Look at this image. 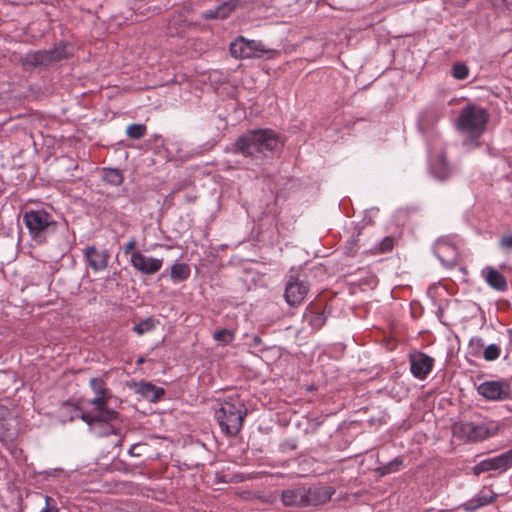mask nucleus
Listing matches in <instances>:
<instances>
[{
	"mask_svg": "<svg viewBox=\"0 0 512 512\" xmlns=\"http://www.w3.org/2000/svg\"><path fill=\"white\" fill-rule=\"evenodd\" d=\"M431 174L439 181H445L449 179L455 172L454 168L451 167L444 154H440L430 167Z\"/></svg>",
	"mask_w": 512,
	"mask_h": 512,
	"instance_id": "nucleus-20",
	"label": "nucleus"
},
{
	"mask_svg": "<svg viewBox=\"0 0 512 512\" xmlns=\"http://www.w3.org/2000/svg\"><path fill=\"white\" fill-rule=\"evenodd\" d=\"M418 129L424 135L428 148H430V139L431 141H436L437 135L433 129H426L425 116H421L418 120Z\"/></svg>",
	"mask_w": 512,
	"mask_h": 512,
	"instance_id": "nucleus-30",
	"label": "nucleus"
},
{
	"mask_svg": "<svg viewBox=\"0 0 512 512\" xmlns=\"http://www.w3.org/2000/svg\"><path fill=\"white\" fill-rule=\"evenodd\" d=\"M508 333L512 336V329H509Z\"/></svg>",
	"mask_w": 512,
	"mask_h": 512,
	"instance_id": "nucleus-50",
	"label": "nucleus"
},
{
	"mask_svg": "<svg viewBox=\"0 0 512 512\" xmlns=\"http://www.w3.org/2000/svg\"><path fill=\"white\" fill-rule=\"evenodd\" d=\"M131 266L144 275H153L161 270L163 259L145 256L139 251L132 253L130 257Z\"/></svg>",
	"mask_w": 512,
	"mask_h": 512,
	"instance_id": "nucleus-10",
	"label": "nucleus"
},
{
	"mask_svg": "<svg viewBox=\"0 0 512 512\" xmlns=\"http://www.w3.org/2000/svg\"><path fill=\"white\" fill-rule=\"evenodd\" d=\"M286 445H288V447H289L290 449H292V450H293V449H296V445H295L294 443H292V444H288V443H287Z\"/></svg>",
	"mask_w": 512,
	"mask_h": 512,
	"instance_id": "nucleus-47",
	"label": "nucleus"
},
{
	"mask_svg": "<svg viewBox=\"0 0 512 512\" xmlns=\"http://www.w3.org/2000/svg\"><path fill=\"white\" fill-rule=\"evenodd\" d=\"M488 464L489 471L498 470L506 471L512 466V449L492 458L485 459Z\"/></svg>",
	"mask_w": 512,
	"mask_h": 512,
	"instance_id": "nucleus-22",
	"label": "nucleus"
},
{
	"mask_svg": "<svg viewBox=\"0 0 512 512\" xmlns=\"http://www.w3.org/2000/svg\"><path fill=\"white\" fill-rule=\"evenodd\" d=\"M393 245H394V240L392 237H389V236L384 237L379 244V250L381 252H389L392 250Z\"/></svg>",
	"mask_w": 512,
	"mask_h": 512,
	"instance_id": "nucleus-38",
	"label": "nucleus"
},
{
	"mask_svg": "<svg viewBox=\"0 0 512 512\" xmlns=\"http://www.w3.org/2000/svg\"><path fill=\"white\" fill-rule=\"evenodd\" d=\"M499 248L505 252L512 250V234L504 235L501 237V239L499 241Z\"/></svg>",
	"mask_w": 512,
	"mask_h": 512,
	"instance_id": "nucleus-37",
	"label": "nucleus"
},
{
	"mask_svg": "<svg viewBox=\"0 0 512 512\" xmlns=\"http://www.w3.org/2000/svg\"><path fill=\"white\" fill-rule=\"evenodd\" d=\"M496 498L497 494L484 488L475 494L471 499L464 502L460 507L467 512H473L494 502Z\"/></svg>",
	"mask_w": 512,
	"mask_h": 512,
	"instance_id": "nucleus-17",
	"label": "nucleus"
},
{
	"mask_svg": "<svg viewBox=\"0 0 512 512\" xmlns=\"http://www.w3.org/2000/svg\"><path fill=\"white\" fill-rule=\"evenodd\" d=\"M136 245H137L136 239L134 237H132L128 241V243L124 246L123 252L125 254H131L132 255V253L135 252L134 249H135Z\"/></svg>",
	"mask_w": 512,
	"mask_h": 512,
	"instance_id": "nucleus-40",
	"label": "nucleus"
},
{
	"mask_svg": "<svg viewBox=\"0 0 512 512\" xmlns=\"http://www.w3.org/2000/svg\"><path fill=\"white\" fill-rule=\"evenodd\" d=\"M262 345V339L260 336L258 335H255L253 336L252 338V343H251V347H254V348H259L260 351H263L264 349L263 348H260V346Z\"/></svg>",
	"mask_w": 512,
	"mask_h": 512,
	"instance_id": "nucleus-42",
	"label": "nucleus"
},
{
	"mask_svg": "<svg viewBox=\"0 0 512 512\" xmlns=\"http://www.w3.org/2000/svg\"><path fill=\"white\" fill-rule=\"evenodd\" d=\"M306 486L298 485L281 491L280 499L285 507L306 508Z\"/></svg>",
	"mask_w": 512,
	"mask_h": 512,
	"instance_id": "nucleus-14",
	"label": "nucleus"
},
{
	"mask_svg": "<svg viewBox=\"0 0 512 512\" xmlns=\"http://www.w3.org/2000/svg\"><path fill=\"white\" fill-rule=\"evenodd\" d=\"M8 414L9 410L5 406L0 405V420L6 418Z\"/></svg>",
	"mask_w": 512,
	"mask_h": 512,
	"instance_id": "nucleus-44",
	"label": "nucleus"
},
{
	"mask_svg": "<svg viewBox=\"0 0 512 512\" xmlns=\"http://www.w3.org/2000/svg\"><path fill=\"white\" fill-rule=\"evenodd\" d=\"M434 254L439 261L447 266L453 267L456 264V247L445 239H438L434 245Z\"/></svg>",
	"mask_w": 512,
	"mask_h": 512,
	"instance_id": "nucleus-16",
	"label": "nucleus"
},
{
	"mask_svg": "<svg viewBox=\"0 0 512 512\" xmlns=\"http://www.w3.org/2000/svg\"><path fill=\"white\" fill-rule=\"evenodd\" d=\"M488 471H489V469H488V464H487L486 460L480 461L472 468V472L476 476L480 475L481 473L488 472Z\"/></svg>",
	"mask_w": 512,
	"mask_h": 512,
	"instance_id": "nucleus-39",
	"label": "nucleus"
},
{
	"mask_svg": "<svg viewBox=\"0 0 512 512\" xmlns=\"http://www.w3.org/2000/svg\"><path fill=\"white\" fill-rule=\"evenodd\" d=\"M8 427L6 423V418H2L0 420V440H3L7 437Z\"/></svg>",
	"mask_w": 512,
	"mask_h": 512,
	"instance_id": "nucleus-41",
	"label": "nucleus"
},
{
	"mask_svg": "<svg viewBox=\"0 0 512 512\" xmlns=\"http://www.w3.org/2000/svg\"><path fill=\"white\" fill-rule=\"evenodd\" d=\"M148 445L143 442H137L130 446L128 454L132 457H141L147 453Z\"/></svg>",
	"mask_w": 512,
	"mask_h": 512,
	"instance_id": "nucleus-34",
	"label": "nucleus"
},
{
	"mask_svg": "<svg viewBox=\"0 0 512 512\" xmlns=\"http://www.w3.org/2000/svg\"><path fill=\"white\" fill-rule=\"evenodd\" d=\"M157 321L153 317H148L139 323L135 324L132 330L138 335H143L152 331L156 327Z\"/></svg>",
	"mask_w": 512,
	"mask_h": 512,
	"instance_id": "nucleus-28",
	"label": "nucleus"
},
{
	"mask_svg": "<svg viewBox=\"0 0 512 512\" xmlns=\"http://www.w3.org/2000/svg\"><path fill=\"white\" fill-rule=\"evenodd\" d=\"M308 292L307 285L298 277L290 276L285 285L284 297L290 306L299 305Z\"/></svg>",
	"mask_w": 512,
	"mask_h": 512,
	"instance_id": "nucleus-12",
	"label": "nucleus"
},
{
	"mask_svg": "<svg viewBox=\"0 0 512 512\" xmlns=\"http://www.w3.org/2000/svg\"><path fill=\"white\" fill-rule=\"evenodd\" d=\"M229 51L232 57L239 59L260 58L266 54L271 58V54L276 53L275 50L266 48L262 41L249 40L243 36L231 42Z\"/></svg>",
	"mask_w": 512,
	"mask_h": 512,
	"instance_id": "nucleus-8",
	"label": "nucleus"
},
{
	"mask_svg": "<svg viewBox=\"0 0 512 512\" xmlns=\"http://www.w3.org/2000/svg\"><path fill=\"white\" fill-rule=\"evenodd\" d=\"M409 361L412 375L419 380L426 379L434 366V359L423 352L410 354Z\"/></svg>",
	"mask_w": 512,
	"mask_h": 512,
	"instance_id": "nucleus-11",
	"label": "nucleus"
},
{
	"mask_svg": "<svg viewBox=\"0 0 512 512\" xmlns=\"http://www.w3.org/2000/svg\"><path fill=\"white\" fill-rule=\"evenodd\" d=\"M175 20H176V17H175V16H173V18H172V20H171V22H170V27H169V29H170V33H171V34L173 33V32H172V28H173V26L175 25Z\"/></svg>",
	"mask_w": 512,
	"mask_h": 512,
	"instance_id": "nucleus-46",
	"label": "nucleus"
},
{
	"mask_svg": "<svg viewBox=\"0 0 512 512\" xmlns=\"http://www.w3.org/2000/svg\"><path fill=\"white\" fill-rule=\"evenodd\" d=\"M237 5L238 0L225 1L213 9L204 11L202 13V18L206 20L225 19L235 10Z\"/></svg>",
	"mask_w": 512,
	"mask_h": 512,
	"instance_id": "nucleus-18",
	"label": "nucleus"
},
{
	"mask_svg": "<svg viewBox=\"0 0 512 512\" xmlns=\"http://www.w3.org/2000/svg\"><path fill=\"white\" fill-rule=\"evenodd\" d=\"M139 392L151 401L158 400L164 395L165 391L161 387H157L150 382H141L139 385Z\"/></svg>",
	"mask_w": 512,
	"mask_h": 512,
	"instance_id": "nucleus-24",
	"label": "nucleus"
},
{
	"mask_svg": "<svg viewBox=\"0 0 512 512\" xmlns=\"http://www.w3.org/2000/svg\"><path fill=\"white\" fill-rule=\"evenodd\" d=\"M454 436L477 442L490 438L497 434L499 425L489 419H478L474 421H460L452 427Z\"/></svg>",
	"mask_w": 512,
	"mask_h": 512,
	"instance_id": "nucleus-6",
	"label": "nucleus"
},
{
	"mask_svg": "<svg viewBox=\"0 0 512 512\" xmlns=\"http://www.w3.org/2000/svg\"><path fill=\"white\" fill-rule=\"evenodd\" d=\"M191 269L186 263L176 262L171 266L170 278L173 283L186 281L190 277Z\"/></svg>",
	"mask_w": 512,
	"mask_h": 512,
	"instance_id": "nucleus-23",
	"label": "nucleus"
},
{
	"mask_svg": "<svg viewBox=\"0 0 512 512\" xmlns=\"http://www.w3.org/2000/svg\"><path fill=\"white\" fill-rule=\"evenodd\" d=\"M452 75L458 80H464L469 75V69L464 63H455L452 66Z\"/></svg>",
	"mask_w": 512,
	"mask_h": 512,
	"instance_id": "nucleus-33",
	"label": "nucleus"
},
{
	"mask_svg": "<svg viewBox=\"0 0 512 512\" xmlns=\"http://www.w3.org/2000/svg\"><path fill=\"white\" fill-rule=\"evenodd\" d=\"M90 388L95 393V397L90 400V404L94 406L93 410L83 413L81 418L86 423H96L103 420H118L119 413L108 407L110 395L105 387V382L101 377L91 378L89 381Z\"/></svg>",
	"mask_w": 512,
	"mask_h": 512,
	"instance_id": "nucleus-5",
	"label": "nucleus"
},
{
	"mask_svg": "<svg viewBox=\"0 0 512 512\" xmlns=\"http://www.w3.org/2000/svg\"><path fill=\"white\" fill-rule=\"evenodd\" d=\"M44 498L45 506L39 512H59L56 501L52 497L45 495Z\"/></svg>",
	"mask_w": 512,
	"mask_h": 512,
	"instance_id": "nucleus-36",
	"label": "nucleus"
},
{
	"mask_svg": "<svg viewBox=\"0 0 512 512\" xmlns=\"http://www.w3.org/2000/svg\"><path fill=\"white\" fill-rule=\"evenodd\" d=\"M83 255L88 265L95 272L105 270L108 267L110 254L107 249L99 250L93 245L86 246L83 249Z\"/></svg>",
	"mask_w": 512,
	"mask_h": 512,
	"instance_id": "nucleus-15",
	"label": "nucleus"
},
{
	"mask_svg": "<svg viewBox=\"0 0 512 512\" xmlns=\"http://www.w3.org/2000/svg\"><path fill=\"white\" fill-rule=\"evenodd\" d=\"M280 144L278 134L272 129L248 130L232 144L230 151L251 159H260L266 152L275 151Z\"/></svg>",
	"mask_w": 512,
	"mask_h": 512,
	"instance_id": "nucleus-1",
	"label": "nucleus"
},
{
	"mask_svg": "<svg viewBox=\"0 0 512 512\" xmlns=\"http://www.w3.org/2000/svg\"><path fill=\"white\" fill-rule=\"evenodd\" d=\"M122 441H123V438H120V439L118 440V442L116 443V445H121Z\"/></svg>",
	"mask_w": 512,
	"mask_h": 512,
	"instance_id": "nucleus-49",
	"label": "nucleus"
},
{
	"mask_svg": "<svg viewBox=\"0 0 512 512\" xmlns=\"http://www.w3.org/2000/svg\"><path fill=\"white\" fill-rule=\"evenodd\" d=\"M143 362H144V358L143 357L138 358L137 364H142Z\"/></svg>",
	"mask_w": 512,
	"mask_h": 512,
	"instance_id": "nucleus-48",
	"label": "nucleus"
},
{
	"mask_svg": "<svg viewBox=\"0 0 512 512\" xmlns=\"http://www.w3.org/2000/svg\"><path fill=\"white\" fill-rule=\"evenodd\" d=\"M477 393L488 401H505L511 398L512 388L507 379L490 380L479 384Z\"/></svg>",
	"mask_w": 512,
	"mask_h": 512,
	"instance_id": "nucleus-9",
	"label": "nucleus"
},
{
	"mask_svg": "<svg viewBox=\"0 0 512 512\" xmlns=\"http://www.w3.org/2000/svg\"><path fill=\"white\" fill-rule=\"evenodd\" d=\"M147 127L144 124L134 123L127 127L126 134L133 140H139L146 135Z\"/></svg>",
	"mask_w": 512,
	"mask_h": 512,
	"instance_id": "nucleus-29",
	"label": "nucleus"
},
{
	"mask_svg": "<svg viewBox=\"0 0 512 512\" xmlns=\"http://www.w3.org/2000/svg\"><path fill=\"white\" fill-rule=\"evenodd\" d=\"M489 121L487 109L480 105L469 103L459 112L456 128L465 135L463 145L468 149L480 146L479 139L486 130Z\"/></svg>",
	"mask_w": 512,
	"mask_h": 512,
	"instance_id": "nucleus-2",
	"label": "nucleus"
},
{
	"mask_svg": "<svg viewBox=\"0 0 512 512\" xmlns=\"http://www.w3.org/2000/svg\"><path fill=\"white\" fill-rule=\"evenodd\" d=\"M113 420H103L101 422L93 421L92 423H87L94 433L100 437L108 436L111 434H117V428L111 424Z\"/></svg>",
	"mask_w": 512,
	"mask_h": 512,
	"instance_id": "nucleus-25",
	"label": "nucleus"
},
{
	"mask_svg": "<svg viewBox=\"0 0 512 512\" xmlns=\"http://www.w3.org/2000/svg\"><path fill=\"white\" fill-rule=\"evenodd\" d=\"M486 283L496 291L504 292L508 289L505 276L493 267H486L482 271Z\"/></svg>",
	"mask_w": 512,
	"mask_h": 512,
	"instance_id": "nucleus-19",
	"label": "nucleus"
},
{
	"mask_svg": "<svg viewBox=\"0 0 512 512\" xmlns=\"http://www.w3.org/2000/svg\"><path fill=\"white\" fill-rule=\"evenodd\" d=\"M469 348H470V353L473 356L479 355L480 352L482 351V349L484 348L483 339L480 337H472L469 341Z\"/></svg>",
	"mask_w": 512,
	"mask_h": 512,
	"instance_id": "nucleus-35",
	"label": "nucleus"
},
{
	"mask_svg": "<svg viewBox=\"0 0 512 512\" xmlns=\"http://www.w3.org/2000/svg\"><path fill=\"white\" fill-rule=\"evenodd\" d=\"M403 464V460L400 457H395L393 460L386 464H383L377 468V472L380 476H385L391 473L399 471Z\"/></svg>",
	"mask_w": 512,
	"mask_h": 512,
	"instance_id": "nucleus-27",
	"label": "nucleus"
},
{
	"mask_svg": "<svg viewBox=\"0 0 512 512\" xmlns=\"http://www.w3.org/2000/svg\"><path fill=\"white\" fill-rule=\"evenodd\" d=\"M349 247H347L349 249V252L348 254L349 255H354L355 251L353 250V245H357V240L356 239H352V241L349 243Z\"/></svg>",
	"mask_w": 512,
	"mask_h": 512,
	"instance_id": "nucleus-45",
	"label": "nucleus"
},
{
	"mask_svg": "<svg viewBox=\"0 0 512 512\" xmlns=\"http://www.w3.org/2000/svg\"><path fill=\"white\" fill-rule=\"evenodd\" d=\"M68 57L66 45L59 44L48 50L29 51L20 58L25 70L45 68Z\"/></svg>",
	"mask_w": 512,
	"mask_h": 512,
	"instance_id": "nucleus-7",
	"label": "nucleus"
},
{
	"mask_svg": "<svg viewBox=\"0 0 512 512\" xmlns=\"http://www.w3.org/2000/svg\"><path fill=\"white\" fill-rule=\"evenodd\" d=\"M22 221L28 230L31 239L37 244H43L53 235L57 228L51 208H36L25 210Z\"/></svg>",
	"mask_w": 512,
	"mask_h": 512,
	"instance_id": "nucleus-3",
	"label": "nucleus"
},
{
	"mask_svg": "<svg viewBox=\"0 0 512 512\" xmlns=\"http://www.w3.org/2000/svg\"><path fill=\"white\" fill-rule=\"evenodd\" d=\"M213 338L215 341L225 345L232 342V340L234 339V334L232 331L228 329H221L214 332Z\"/></svg>",
	"mask_w": 512,
	"mask_h": 512,
	"instance_id": "nucleus-32",
	"label": "nucleus"
},
{
	"mask_svg": "<svg viewBox=\"0 0 512 512\" xmlns=\"http://www.w3.org/2000/svg\"><path fill=\"white\" fill-rule=\"evenodd\" d=\"M246 415L247 409L238 397L224 399L214 413L221 431L227 436H236L241 431Z\"/></svg>",
	"mask_w": 512,
	"mask_h": 512,
	"instance_id": "nucleus-4",
	"label": "nucleus"
},
{
	"mask_svg": "<svg viewBox=\"0 0 512 512\" xmlns=\"http://www.w3.org/2000/svg\"><path fill=\"white\" fill-rule=\"evenodd\" d=\"M120 466H117L116 469L119 470V471H123L125 473H129L131 471V467L130 465H128L127 463H124V462H120L119 463Z\"/></svg>",
	"mask_w": 512,
	"mask_h": 512,
	"instance_id": "nucleus-43",
	"label": "nucleus"
},
{
	"mask_svg": "<svg viewBox=\"0 0 512 512\" xmlns=\"http://www.w3.org/2000/svg\"><path fill=\"white\" fill-rule=\"evenodd\" d=\"M303 322L307 323L313 331L321 329L325 322L326 316L324 312L317 311L313 306H308L303 314Z\"/></svg>",
	"mask_w": 512,
	"mask_h": 512,
	"instance_id": "nucleus-21",
	"label": "nucleus"
},
{
	"mask_svg": "<svg viewBox=\"0 0 512 512\" xmlns=\"http://www.w3.org/2000/svg\"><path fill=\"white\" fill-rule=\"evenodd\" d=\"M501 355V348L497 344L488 345L483 351V357L486 361H495Z\"/></svg>",
	"mask_w": 512,
	"mask_h": 512,
	"instance_id": "nucleus-31",
	"label": "nucleus"
},
{
	"mask_svg": "<svg viewBox=\"0 0 512 512\" xmlns=\"http://www.w3.org/2000/svg\"><path fill=\"white\" fill-rule=\"evenodd\" d=\"M102 180L109 185L120 186L123 183L124 177L119 169L104 168Z\"/></svg>",
	"mask_w": 512,
	"mask_h": 512,
	"instance_id": "nucleus-26",
	"label": "nucleus"
},
{
	"mask_svg": "<svg viewBox=\"0 0 512 512\" xmlns=\"http://www.w3.org/2000/svg\"><path fill=\"white\" fill-rule=\"evenodd\" d=\"M334 493L335 489L330 485H313L306 487V505L307 507L324 505L331 500Z\"/></svg>",
	"mask_w": 512,
	"mask_h": 512,
	"instance_id": "nucleus-13",
	"label": "nucleus"
}]
</instances>
